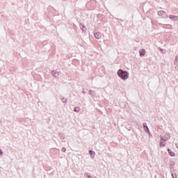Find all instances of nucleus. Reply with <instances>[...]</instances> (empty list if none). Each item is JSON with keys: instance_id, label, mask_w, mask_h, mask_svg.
<instances>
[{"instance_id": "obj_22", "label": "nucleus", "mask_w": 178, "mask_h": 178, "mask_svg": "<svg viewBox=\"0 0 178 178\" xmlns=\"http://www.w3.org/2000/svg\"><path fill=\"white\" fill-rule=\"evenodd\" d=\"M1 155H3V152H2V149H0V156Z\"/></svg>"}, {"instance_id": "obj_21", "label": "nucleus", "mask_w": 178, "mask_h": 178, "mask_svg": "<svg viewBox=\"0 0 178 178\" xmlns=\"http://www.w3.org/2000/svg\"><path fill=\"white\" fill-rule=\"evenodd\" d=\"M62 151H63V152H66V148L63 147V148H62Z\"/></svg>"}, {"instance_id": "obj_4", "label": "nucleus", "mask_w": 178, "mask_h": 178, "mask_svg": "<svg viewBox=\"0 0 178 178\" xmlns=\"http://www.w3.org/2000/svg\"><path fill=\"white\" fill-rule=\"evenodd\" d=\"M94 36L97 39L100 40V38H102V34L100 32H95L94 33Z\"/></svg>"}, {"instance_id": "obj_7", "label": "nucleus", "mask_w": 178, "mask_h": 178, "mask_svg": "<svg viewBox=\"0 0 178 178\" xmlns=\"http://www.w3.org/2000/svg\"><path fill=\"white\" fill-rule=\"evenodd\" d=\"M139 55H140V56H145V49H142L140 51H139Z\"/></svg>"}, {"instance_id": "obj_17", "label": "nucleus", "mask_w": 178, "mask_h": 178, "mask_svg": "<svg viewBox=\"0 0 178 178\" xmlns=\"http://www.w3.org/2000/svg\"><path fill=\"white\" fill-rule=\"evenodd\" d=\"M160 145H161V147H165V142L161 141V142H160Z\"/></svg>"}, {"instance_id": "obj_8", "label": "nucleus", "mask_w": 178, "mask_h": 178, "mask_svg": "<svg viewBox=\"0 0 178 178\" xmlns=\"http://www.w3.org/2000/svg\"><path fill=\"white\" fill-rule=\"evenodd\" d=\"M168 152L170 155V156H175L176 154L173 152H172V150L170 149H168Z\"/></svg>"}, {"instance_id": "obj_26", "label": "nucleus", "mask_w": 178, "mask_h": 178, "mask_svg": "<svg viewBox=\"0 0 178 178\" xmlns=\"http://www.w3.org/2000/svg\"><path fill=\"white\" fill-rule=\"evenodd\" d=\"M149 134V136H151V134L148 133Z\"/></svg>"}, {"instance_id": "obj_18", "label": "nucleus", "mask_w": 178, "mask_h": 178, "mask_svg": "<svg viewBox=\"0 0 178 178\" xmlns=\"http://www.w3.org/2000/svg\"><path fill=\"white\" fill-rule=\"evenodd\" d=\"M161 140H162V141H166V139L165 138H163V136H160Z\"/></svg>"}, {"instance_id": "obj_12", "label": "nucleus", "mask_w": 178, "mask_h": 178, "mask_svg": "<svg viewBox=\"0 0 178 178\" xmlns=\"http://www.w3.org/2000/svg\"><path fill=\"white\" fill-rule=\"evenodd\" d=\"M175 65L178 66V55L175 57Z\"/></svg>"}, {"instance_id": "obj_6", "label": "nucleus", "mask_w": 178, "mask_h": 178, "mask_svg": "<svg viewBox=\"0 0 178 178\" xmlns=\"http://www.w3.org/2000/svg\"><path fill=\"white\" fill-rule=\"evenodd\" d=\"M169 17L170 20H172V22H177L178 20V16L176 15H170Z\"/></svg>"}, {"instance_id": "obj_25", "label": "nucleus", "mask_w": 178, "mask_h": 178, "mask_svg": "<svg viewBox=\"0 0 178 178\" xmlns=\"http://www.w3.org/2000/svg\"><path fill=\"white\" fill-rule=\"evenodd\" d=\"M168 138H170V135H168Z\"/></svg>"}, {"instance_id": "obj_5", "label": "nucleus", "mask_w": 178, "mask_h": 178, "mask_svg": "<svg viewBox=\"0 0 178 178\" xmlns=\"http://www.w3.org/2000/svg\"><path fill=\"white\" fill-rule=\"evenodd\" d=\"M143 129L146 131V133H149V134H151V132L149 131V128H148V125H147V123H143Z\"/></svg>"}, {"instance_id": "obj_2", "label": "nucleus", "mask_w": 178, "mask_h": 178, "mask_svg": "<svg viewBox=\"0 0 178 178\" xmlns=\"http://www.w3.org/2000/svg\"><path fill=\"white\" fill-rule=\"evenodd\" d=\"M158 15L159 16H162L163 19H168V14H166V12H165L163 10L159 11Z\"/></svg>"}, {"instance_id": "obj_24", "label": "nucleus", "mask_w": 178, "mask_h": 178, "mask_svg": "<svg viewBox=\"0 0 178 178\" xmlns=\"http://www.w3.org/2000/svg\"><path fill=\"white\" fill-rule=\"evenodd\" d=\"M83 94H86V91L83 90L82 91Z\"/></svg>"}, {"instance_id": "obj_15", "label": "nucleus", "mask_w": 178, "mask_h": 178, "mask_svg": "<svg viewBox=\"0 0 178 178\" xmlns=\"http://www.w3.org/2000/svg\"><path fill=\"white\" fill-rule=\"evenodd\" d=\"M62 102H63V104H66V102H67V100L66 99H65V97H63L62 99H61Z\"/></svg>"}, {"instance_id": "obj_1", "label": "nucleus", "mask_w": 178, "mask_h": 178, "mask_svg": "<svg viewBox=\"0 0 178 178\" xmlns=\"http://www.w3.org/2000/svg\"><path fill=\"white\" fill-rule=\"evenodd\" d=\"M117 74L122 80H127L129 79V72L122 69L118 70Z\"/></svg>"}, {"instance_id": "obj_3", "label": "nucleus", "mask_w": 178, "mask_h": 178, "mask_svg": "<svg viewBox=\"0 0 178 178\" xmlns=\"http://www.w3.org/2000/svg\"><path fill=\"white\" fill-rule=\"evenodd\" d=\"M51 74H52L53 76H54L55 79H59V76L60 74V72H57L56 70H52L51 72Z\"/></svg>"}, {"instance_id": "obj_19", "label": "nucleus", "mask_w": 178, "mask_h": 178, "mask_svg": "<svg viewBox=\"0 0 178 178\" xmlns=\"http://www.w3.org/2000/svg\"><path fill=\"white\" fill-rule=\"evenodd\" d=\"M86 176L88 178H92V177H91V175H90L88 173H86Z\"/></svg>"}, {"instance_id": "obj_9", "label": "nucleus", "mask_w": 178, "mask_h": 178, "mask_svg": "<svg viewBox=\"0 0 178 178\" xmlns=\"http://www.w3.org/2000/svg\"><path fill=\"white\" fill-rule=\"evenodd\" d=\"M175 161H170V168L171 173L172 172V169H173V166H175Z\"/></svg>"}, {"instance_id": "obj_11", "label": "nucleus", "mask_w": 178, "mask_h": 178, "mask_svg": "<svg viewBox=\"0 0 178 178\" xmlns=\"http://www.w3.org/2000/svg\"><path fill=\"white\" fill-rule=\"evenodd\" d=\"M58 136L60 138H61V140H65V135L63 134H59Z\"/></svg>"}, {"instance_id": "obj_20", "label": "nucleus", "mask_w": 178, "mask_h": 178, "mask_svg": "<svg viewBox=\"0 0 178 178\" xmlns=\"http://www.w3.org/2000/svg\"><path fill=\"white\" fill-rule=\"evenodd\" d=\"M92 92H94V91H92V90H89L90 95H92Z\"/></svg>"}, {"instance_id": "obj_10", "label": "nucleus", "mask_w": 178, "mask_h": 178, "mask_svg": "<svg viewBox=\"0 0 178 178\" xmlns=\"http://www.w3.org/2000/svg\"><path fill=\"white\" fill-rule=\"evenodd\" d=\"M89 155H90L91 158H94L95 156V152L92 150H90Z\"/></svg>"}, {"instance_id": "obj_23", "label": "nucleus", "mask_w": 178, "mask_h": 178, "mask_svg": "<svg viewBox=\"0 0 178 178\" xmlns=\"http://www.w3.org/2000/svg\"><path fill=\"white\" fill-rule=\"evenodd\" d=\"M175 145H176L177 148L178 149V144L176 143Z\"/></svg>"}, {"instance_id": "obj_14", "label": "nucleus", "mask_w": 178, "mask_h": 178, "mask_svg": "<svg viewBox=\"0 0 178 178\" xmlns=\"http://www.w3.org/2000/svg\"><path fill=\"white\" fill-rule=\"evenodd\" d=\"M159 49L161 52H162V54H166V50L161 48H159Z\"/></svg>"}, {"instance_id": "obj_13", "label": "nucleus", "mask_w": 178, "mask_h": 178, "mask_svg": "<svg viewBox=\"0 0 178 178\" xmlns=\"http://www.w3.org/2000/svg\"><path fill=\"white\" fill-rule=\"evenodd\" d=\"M74 112H80V107H75L74 108Z\"/></svg>"}, {"instance_id": "obj_16", "label": "nucleus", "mask_w": 178, "mask_h": 178, "mask_svg": "<svg viewBox=\"0 0 178 178\" xmlns=\"http://www.w3.org/2000/svg\"><path fill=\"white\" fill-rule=\"evenodd\" d=\"M171 175H172V178H177V174H173V172H172Z\"/></svg>"}]
</instances>
